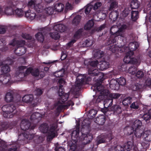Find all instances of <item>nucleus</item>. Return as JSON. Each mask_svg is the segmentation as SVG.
Here are the masks:
<instances>
[{"label":"nucleus","mask_w":151,"mask_h":151,"mask_svg":"<svg viewBox=\"0 0 151 151\" xmlns=\"http://www.w3.org/2000/svg\"><path fill=\"white\" fill-rule=\"evenodd\" d=\"M136 71L137 69L134 66L130 67L128 70V72L132 75L135 74Z\"/></svg>","instance_id":"nucleus-52"},{"label":"nucleus","mask_w":151,"mask_h":151,"mask_svg":"<svg viewBox=\"0 0 151 151\" xmlns=\"http://www.w3.org/2000/svg\"><path fill=\"white\" fill-rule=\"evenodd\" d=\"M117 80L119 85H120L123 86L126 83V80L123 77H120Z\"/></svg>","instance_id":"nucleus-49"},{"label":"nucleus","mask_w":151,"mask_h":151,"mask_svg":"<svg viewBox=\"0 0 151 151\" xmlns=\"http://www.w3.org/2000/svg\"><path fill=\"white\" fill-rule=\"evenodd\" d=\"M69 146L70 147V151H74L76 149V146L75 143H72L71 144L70 143H69L68 144Z\"/></svg>","instance_id":"nucleus-58"},{"label":"nucleus","mask_w":151,"mask_h":151,"mask_svg":"<svg viewBox=\"0 0 151 151\" xmlns=\"http://www.w3.org/2000/svg\"><path fill=\"white\" fill-rule=\"evenodd\" d=\"M50 36L53 39L55 40H57L59 39L60 36L58 32H53L50 34Z\"/></svg>","instance_id":"nucleus-53"},{"label":"nucleus","mask_w":151,"mask_h":151,"mask_svg":"<svg viewBox=\"0 0 151 151\" xmlns=\"http://www.w3.org/2000/svg\"><path fill=\"white\" fill-rule=\"evenodd\" d=\"M30 126V123L27 119H23L20 124V127L23 131L28 130Z\"/></svg>","instance_id":"nucleus-16"},{"label":"nucleus","mask_w":151,"mask_h":151,"mask_svg":"<svg viewBox=\"0 0 151 151\" xmlns=\"http://www.w3.org/2000/svg\"><path fill=\"white\" fill-rule=\"evenodd\" d=\"M82 136L84 137V139L86 140V142H84V143L86 144L89 143L91 140L92 138L91 134L88 133L86 134L82 133Z\"/></svg>","instance_id":"nucleus-30"},{"label":"nucleus","mask_w":151,"mask_h":151,"mask_svg":"<svg viewBox=\"0 0 151 151\" xmlns=\"http://www.w3.org/2000/svg\"><path fill=\"white\" fill-rule=\"evenodd\" d=\"M113 100L112 99H106L105 100L104 105L107 107L111 106L112 104Z\"/></svg>","instance_id":"nucleus-50"},{"label":"nucleus","mask_w":151,"mask_h":151,"mask_svg":"<svg viewBox=\"0 0 151 151\" xmlns=\"http://www.w3.org/2000/svg\"><path fill=\"white\" fill-rule=\"evenodd\" d=\"M111 110L117 114L121 112V108L118 105L113 106L111 108Z\"/></svg>","instance_id":"nucleus-37"},{"label":"nucleus","mask_w":151,"mask_h":151,"mask_svg":"<svg viewBox=\"0 0 151 151\" xmlns=\"http://www.w3.org/2000/svg\"><path fill=\"white\" fill-rule=\"evenodd\" d=\"M79 127L77 126L76 130L74 131L72 133L71 137L72 140L76 142L78 141L79 138Z\"/></svg>","instance_id":"nucleus-19"},{"label":"nucleus","mask_w":151,"mask_h":151,"mask_svg":"<svg viewBox=\"0 0 151 151\" xmlns=\"http://www.w3.org/2000/svg\"><path fill=\"white\" fill-rule=\"evenodd\" d=\"M134 134L135 136L137 138H139L141 137L143 133L144 134V132L143 130L142 129H137L134 130Z\"/></svg>","instance_id":"nucleus-36"},{"label":"nucleus","mask_w":151,"mask_h":151,"mask_svg":"<svg viewBox=\"0 0 151 151\" xmlns=\"http://www.w3.org/2000/svg\"><path fill=\"white\" fill-rule=\"evenodd\" d=\"M109 84L110 87L113 89L116 90L119 88L117 80H116L114 79H111L110 81Z\"/></svg>","instance_id":"nucleus-24"},{"label":"nucleus","mask_w":151,"mask_h":151,"mask_svg":"<svg viewBox=\"0 0 151 151\" xmlns=\"http://www.w3.org/2000/svg\"><path fill=\"white\" fill-rule=\"evenodd\" d=\"M39 1H41V0H30L28 2L27 5L29 7L33 9L37 12L42 13L43 7L40 3H39Z\"/></svg>","instance_id":"nucleus-9"},{"label":"nucleus","mask_w":151,"mask_h":151,"mask_svg":"<svg viewBox=\"0 0 151 151\" xmlns=\"http://www.w3.org/2000/svg\"><path fill=\"white\" fill-rule=\"evenodd\" d=\"M15 109V107L13 105H4L2 107L3 116L5 118L12 117L15 114L13 112Z\"/></svg>","instance_id":"nucleus-8"},{"label":"nucleus","mask_w":151,"mask_h":151,"mask_svg":"<svg viewBox=\"0 0 151 151\" xmlns=\"http://www.w3.org/2000/svg\"><path fill=\"white\" fill-rule=\"evenodd\" d=\"M131 18L132 20L135 21L138 18V12L137 11H132L131 13Z\"/></svg>","instance_id":"nucleus-42"},{"label":"nucleus","mask_w":151,"mask_h":151,"mask_svg":"<svg viewBox=\"0 0 151 151\" xmlns=\"http://www.w3.org/2000/svg\"><path fill=\"white\" fill-rule=\"evenodd\" d=\"M59 95L60 101H58L55 104V108L58 111H60L63 109H66L70 105L73 106L74 103L70 100L68 101L67 103H63L66 101L69 96L68 93H64L63 89H60L59 91Z\"/></svg>","instance_id":"nucleus-3"},{"label":"nucleus","mask_w":151,"mask_h":151,"mask_svg":"<svg viewBox=\"0 0 151 151\" xmlns=\"http://www.w3.org/2000/svg\"><path fill=\"white\" fill-rule=\"evenodd\" d=\"M91 3L92 4L91 5H93V7L94 10L98 9L102 5V3L101 2L99 1L96 2L95 1H93Z\"/></svg>","instance_id":"nucleus-40"},{"label":"nucleus","mask_w":151,"mask_h":151,"mask_svg":"<svg viewBox=\"0 0 151 151\" xmlns=\"http://www.w3.org/2000/svg\"><path fill=\"white\" fill-rule=\"evenodd\" d=\"M132 101V99L130 97H128L124 99L122 101V104L124 106H128L130 104Z\"/></svg>","instance_id":"nucleus-44"},{"label":"nucleus","mask_w":151,"mask_h":151,"mask_svg":"<svg viewBox=\"0 0 151 151\" xmlns=\"http://www.w3.org/2000/svg\"><path fill=\"white\" fill-rule=\"evenodd\" d=\"M139 44L138 42H134L130 43L128 47H127L125 49V52H129L131 53V55H133V51L135 50L139 47Z\"/></svg>","instance_id":"nucleus-10"},{"label":"nucleus","mask_w":151,"mask_h":151,"mask_svg":"<svg viewBox=\"0 0 151 151\" xmlns=\"http://www.w3.org/2000/svg\"><path fill=\"white\" fill-rule=\"evenodd\" d=\"M118 28L119 30V32H122L125 29L127 28V26L124 24H123L122 25H118Z\"/></svg>","instance_id":"nucleus-63"},{"label":"nucleus","mask_w":151,"mask_h":151,"mask_svg":"<svg viewBox=\"0 0 151 151\" xmlns=\"http://www.w3.org/2000/svg\"><path fill=\"white\" fill-rule=\"evenodd\" d=\"M7 27L5 26H0V33L4 34L6 31Z\"/></svg>","instance_id":"nucleus-62"},{"label":"nucleus","mask_w":151,"mask_h":151,"mask_svg":"<svg viewBox=\"0 0 151 151\" xmlns=\"http://www.w3.org/2000/svg\"><path fill=\"white\" fill-rule=\"evenodd\" d=\"M36 38L39 41L43 42L44 40V36L43 35L41 32L38 33L35 35Z\"/></svg>","instance_id":"nucleus-41"},{"label":"nucleus","mask_w":151,"mask_h":151,"mask_svg":"<svg viewBox=\"0 0 151 151\" xmlns=\"http://www.w3.org/2000/svg\"><path fill=\"white\" fill-rule=\"evenodd\" d=\"M85 79L86 76L85 75H79L77 77V81L75 83L76 87L77 89L80 88Z\"/></svg>","instance_id":"nucleus-11"},{"label":"nucleus","mask_w":151,"mask_h":151,"mask_svg":"<svg viewBox=\"0 0 151 151\" xmlns=\"http://www.w3.org/2000/svg\"><path fill=\"white\" fill-rule=\"evenodd\" d=\"M83 31V29H81L78 30L75 34L74 37L75 38H77L79 36H80L81 33Z\"/></svg>","instance_id":"nucleus-64"},{"label":"nucleus","mask_w":151,"mask_h":151,"mask_svg":"<svg viewBox=\"0 0 151 151\" xmlns=\"http://www.w3.org/2000/svg\"><path fill=\"white\" fill-rule=\"evenodd\" d=\"M111 43V44H108V42H107V45H110L109 47V50H110L113 53H118V52H121V51H123L122 50V48L121 47H119L116 45H111L112 43Z\"/></svg>","instance_id":"nucleus-15"},{"label":"nucleus","mask_w":151,"mask_h":151,"mask_svg":"<svg viewBox=\"0 0 151 151\" xmlns=\"http://www.w3.org/2000/svg\"><path fill=\"white\" fill-rule=\"evenodd\" d=\"M1 71L4 73L0 75V81L4 84L8 83L10 80V75L8 73L10 69L7 64L2 67Z\"/></svg>","instance_id":"nucleus-6"},{"label":"nucleus","mask_w":151,"mask_h":151,"mask_svg":"<svg viewBox=\"0 0 151 151\" xmlns=\"http://www.w3.org/2000/svg\"><path fill=\"white\" fill-rule=\"evenodd\" d=\"M110 33L111 36L108 40V44H111L112 42H115L118 38H120V39L122 40L125 36L123 32H119L118 25L113 26L111 27L110 29Z\"/></svg>","instance_id":"nucleus-4"},{"label":"nucleus","mask_w":151,"mask_h":151,"mask_svg":"<svg viewBox=\"0 0 151 151\" xmlns=\"http://www.w3.org/2000/svg\"><path fill=\"white\" fill-rule=\"evenodd\" d=\"M58 82L60 84L59 90L60 89H63L62 87L63 85L65 83V81L62 78H61L59 80Z\"/></svg>","instance_id":"nucleus-60"},{"label":"nucleus","mask_w":151,"mask_h":151,"mask_svg":"<svg viewBox=\"0 0 151 151\" xmlns=\"http://www.w3.org/2000/svg\"><path fill=\"white\" fill-rule=\"evenodd\" d=\"M84 64L88 66V73L92 76L101 74L102 73L100 72L98 70H104L108 68L109 65V63L105 60L98 63L97 60L91 62L90 59H86L84 61Z\"/></svg>","instance_id":"nucleus-1"},{"label":"nucleus","mask_w":151,"mask_h":151,"mask_svg":"<svg viewBox=\"0 0 151 151\" xmlns=\"http://www.w3.org/2000/svg\"><path fill=\"white\" fill-rule=\"evenodd\" d=\"M57 127L56 125H52L50 126L49 127V130H48V126L46 124H42L40 126L39 129L40 131L44 133H46L47 132V138L52 139L57 135L56 129Z\"/></svg>","instance_id":"nucleus-5"},{"label":"nucleus","mask_w":151,"mask_h":151,"mask_svg":"<svg viewBox=\"0 0 151 151\" xmlns=\"http://www.w3.org/2000/svg\"><path fill=\"white\" fill-rule=\"evenodd\" d=\"M90 122V120L88 119H85L82 122V126H88Z\"/></svg>","instance_id":"nucleus-61"},{"label":"nucleus","mask_w":151,"mask_h":151,"mask_svg":"<svg viewBox=\"0 0 151 151\" xmlns=\"http://www.w3.org/2000/svg\"><path fill=\"white\" fill-rule=\"evenodd\" d=\"M54 11V9L52 7H49L43 9L42 14L47 15L52 14Z\"/></svg>","instance_id":"nucleus-29"},{"label":"nucleus","mask_w":151,"mask_h":151,"mask_svg":"<svg viewBox=\"0 0 151 151\" xmlns=\"http://www.w3.org/2000/svg\"><path fill=\"white\" fill-rule=\"evenodd\" d=\"M106 16V14L105 13H103L101 12L99 13L98 14H95L94 15L93 19L95 21H99V19H97V18H99V19H105Z\"/></svg>","instance_id":"nucleus-28"},{"label":"nucleus","mask_w":151,"mask_h":151,"mask_svg":"<svg viewBox=\"0 0 151 151\" xmlns=\"http://www.w3.org/2000/svg\"><path fill=\"white\" fill-rule=\"evenodd\" d=\"M126 52V56L124 57V61L126 63H134V59L132 57L133 55H131V53L129 52Z\"/></svg>","instance_id":"nucleus-17"},{"label":"nucleus","mask_w":151,"mask_h":151,"mask_svg":"<svg viewBox=\"0 0 151 151\" xmlns=\"http://www.w3.org/2000/svg\"><path fill=\"white\" fill-rule=\"evenodd\" d=\"M140 3L137 0H133L131 3V6L132 9H137L140 5Z\"/></svg>","instance_id":"nucleus-34"},{"label":"nucleus","mask_w":151,"mask_h":151,"mask_svg":"<svg viewBox=\"0 0 151 151\" xmlns=\"http://www.w3.org/2000/svg\"><path fill=\"white\" fill-rule=\"evenodd\" d=\"M97 114V111L96 110L92 109L89 112L88 116L90 117V118H93L95 115Z\"/></svg>","instance_id":"nucleus-56"},{"label":"nucleus","mask_w":151,"mask_h":151,"mask_svg":"<svg viewBox=\"0 0 151 151\" xmlns=\"http://www.w3.org/2000/svg\"><path fill=\"white\" fill-rule=\"evenodd\" d=\"M113 136L111 134H109L107 135L102 136L98 140L97 144L103 143L109 141L113 138Z\"/></svg>","instance_id":"nucleus-14"},{"label":"nucleus","mask_w":151,"mask_h":151,"mask_svg":"<svg viewBox=\"0 0 151 151\" xmlns=\"http://www.w3.org/2000/svg\"><path fill=\"white\" fill-rule=\"evenodd\" d=\"M24 136L26 138L30 140L31 139L33 138V135L32 134H26L25 132H22V134H20L19 135V137L21 136Z\"/></svg>","instance_id":"nucleus-46"},{"label":"nucleus","mask_w":151,"mask_h":151,"mask_svg":"<svg viewBox=\"0 0 151 151\" xmlns=\"http://www.w3.org/2000/svg\"><path fill=\"white\" fill-rule=\"evenodd\" d=\"M33 99V96L32 95H25L23 97L22 101L25 102H31Z\"/></svg>","instance_id":"nucleus-32"},{"label":"nucleus","mask_w":151,"mask_h":151,"mask_svg":"<svg viewBox=\"0 0 151 151\" xmlns=\"http://www.w3.org/2000/svg\"><path fill=\"white\" fill-rule=\"evenodd\" d=\"M133 145L132 142L129 141L127 142L124 147V148L118 145L116 147L117 150H116L115 151H124L125 150H127V151H129L131 149Z\"/></svg>","instance_id":"nucleus-13"},{"label":"nucleus","mask_w":151,"mask_h":151,"mask_svg":"<svg viewBox=\"0 0 151 151\" xmlns=\"http://www.w3.org/2000/svg\"><path fill=\"white\" fill-rule=\"evenodd\" d=\"M106 95L104 94H101L99 95L96 100V102L98 103L102 101L105 97Z\"/></svg>","instance_id":"nucleus-57"},{"label":"nucleus","mask_w":151,"mask_h":151,"mask_svg":"<svg viewBox=\"0 0 151 151\" xmlns=\"http://www.w3.org/2000/svg\"><path fill=\"white\" fill-rule=\"evenodd\" d=\"M94 43V40L93 39H88L83 43V46L84 47H90Z\"/></svg>","instance_id":"nucleus-33"},{"label":"nucleus","mask_w":151,"mask_h":151,"mask_svg":"<svg viewBox=\"0 0 151 151\" xmlns=\"http://www.w3.org/2000/svg\"><path fill=\"white\" fill-rule=\"evenodd\" d=\"M142 125V123L139 120H136L132 122L130 126L131 130L129 134H130L133 133L135 129H140Z\"/></svg>","instance_id":"nucleus-12"},{"label":"nucleus","mask_w":151,"mask_h":151,"mask_svg":"<svg viewBox=\"0 0 151 151\" xmlns=\"http://www.w3.org/2000/svg\"><path fill=\"white\" fill-rule=\"evenodd\" d=\"M93 53L94 57L97 59L101 58L104 55L103 52L100 50H98V51H94Z\"/></svg>","instance_id":"nucleus-38"},{"label":"nucleus","mask_w":151,"mask_h":151,"mask_svg":"<svg viewBox=\"0 0 151 151\" xmlns=\"http://www.w3.org/2000/svg\"><path fill=\"white\" fill-rule=\"evenodd\" d=\"M144 139L147 141H151V131L150 130H147L144 132L143 135Z\"/></svg>","instance_id":"nucleus-22"},{"label":"nucleus","mask_w":151,"mask_h":151,"mask_svg":"<svg viewBox=\"0 0 151 151\" xmlns=\"http://www.w3.org/2000/svg\"><path fill=\"white\" fill-rule=\"evenodd\" d=\"M64 71L63 69H62L58 72L55 73L54 75L56 77H61L63 76L64 74Z\"/></svg>","instance_id":"nucleus-47"},{"label":"nucleus","mask_w":151,"mask_h":151,"mask_svg":"<svg viewBox=\"0 0 151 151\" xmlns=\"http://www.w3.org/2000/svg\"><path fill=\"white\" fill-rule=\"evenodd\" d=\"M30 73H31L33 76L36 77L37 79H40L44 76V72H40L38 69H32L31 68L27 69L26 67L21 66L16 71L15 77L17 79H21Z\"/></svg>","instance_id":"nucleus-2"},{"label":"nucleus","mask_w":151,"mask_h":151,"mask_svg":"<svg viewBox=\"0 0 151 151\" xmlns=\"http://www.w3.org/2000/svg\"><path fill=\"white\" fill-rule=\"evenodd\" d=\"M64 8V6L62 3H58L54 5V9L58 12H60L62 11Z\"/></svg>","instance_id":"nucleus-25"},{"label":"nucleus","mask_w":151,"mask_h":151,"mask_svg":"<svg viewBox=\"0 0 151 151\" xmlns=\"http://www.w3.org/2000/svg\"><path fill=\"white\" fill-rule=\"evenodd\" d=\"M73 8V6L71 3L69 2H67L65 4V10H72Z\"/></svg>","instance_id":"nucleus-55"},{"label":"nucleus","mask_w":151,"mask_h":151,"mask_svg":"<svg viewBox=\"0 0 151 151\" xmlns=\"http://www.w3.org/2000/svg\"><path fill=\"white\" fill-rule=\"evenodd\" d=\"M93 7L91 4H88L85 7V13L86 14H88Z\"/></svg>","instance_id":"nucleus-48"},{"label":"nucleus","mask_w":151,"mask_h":151,"mask_svg":"<svg viewBox=\"0 0 151 151\" xmlns=\"http://www.w3.org/2000/svg\"><path fill=\"white\" fill-rule=\"evenodd\" d=\"M81 19V17L79 15H77L73 20V24L75 25H78L80 22Z\"/></svg>","instance_id":"nucleus-43"},{"label":"nucleus","mask_w":151,"mask_h":151,"mask_svg":"<svg viewBox=\"0 0 151 151\" xmlns=\"http://www.w3.org/2000/svg\"><path fill=\"white\" fill-rule=\"evenodd\" d=\"M42 117V115L38 112L33 113L30 116V119L31 120H34L36 119L40 118Z\"/></svg>","instance_id":"nucleus-39"},{"label":"nucleus","mask_w":151,"mask_h":151,"mask_svg":"<svg viewBox=\"0 0 151 151\" xmlns=\"http://www.w3.org/2000/svg\"><path fill=\"white\" fill-rule=\"evenodd\" d=\"M94 24L93 20H90L85 25L84 29L86 30H90L93 27Z\"/></svg>","instance_id":"nucleus-27"},{"label":"nucleus","mask_w":151,"mask_h":151,"mask_svg":"<svg viewBox=\"0 0 151 151\" xmlns=\"http://www.w3.org/2000/svg\"><path fill=\"white\" fill-rule=\"evenodd\" d=\"M65 26L62 24H57L55 25L53 27L54 30L57 32H63L65 30Z\"/></svg>","instance_id":"nucleus-20"},{"label":"nucleus","mask_w":151,"mask_h":151,"mask_svg":"<svg viewBox=\"0 0 151 151\" xmlns=\"http://www.w3.org/2000/svg\"><path fill=\"white\" fill-rule=\"evenodd\" d=\"M104 91L106 92L105 94L106 96H109L112 99H118L120 96V94L118 93H110L108 90H104Z\"/></svg>","instance_id":"nucleus-23"},{"label":"nucleus","mask_w":151,"mask_h":151,"mask_svg":"<svg viewBox=\"0 0 151 151\" xmlns=\"http://www.w3.org/2000/svg\"><path fill=\"white\" fill-rule=\"evenodd\" d=\"M118 7V3L115 1H113L111 4L109 8L110 10L116 9Z\"/></svg>","instance_id":"nucleus-51"},{"label":"nucleus","mask_w":151,"mask_h":151,"mask_svg":"<svg viewBox=\"0 0 151 151\" xmlns=\"http://www.w3.org/2000/svg\"><path fill=\"white\" fill-rule=\"evenodd\" d=\"M118 16V13L117 11L112 12L109 14V17L110 19L113 21H115Z\"/></svg>","instance_id":"nucleus-35"},{"label":"nucleus","mask_w":151,"mask_h":151,"mask_svg":"<svg viewBox=\"0 0 151 151\" xmlns=\"http://www.w3.org/2000/svg\"><path fill=\"white\" fill-rule=\"evenodd\" d=\"M142 118L146 122L151 119L150 116L149 115L148 112L144 114Z\"/></svg>","instance_id":"nucleus-59"},{"label":"nucleus","mask_w":151,"mask_h":151,"mask_svg":"<svg viewBox=\"0 0 151 151\" xmlns=\"http://www.w3.org/2000/svg\"><path fill=\"white\" fill-rule=\"evenodd\" d=\"M94 122L99 125L103 124L105 122V117L103 115H99L93 119Z\"/></svg>","instance_id":"nucleus-18"},{"label":"nucleus","mask_w":151,"mask_h":151,"mask_svg":"<svg viewBox=\"0 0 151 151\" xmlns=\"http://www.w3.org/2000/svg\"><path fill=\"white\" fill-rule=\"evenodd\" d=\"M25 15L28 19L33 20L35 18L36 14L33 11L29 10L25 12Z\"/></svg>","instance_id":"nucleus-21"},{"label":"nucleus","mask_w":151,"mask_h":151,"mask_svg":"<svg viewBox=\"0 0 151 151\" xmlns=\"http://www.w3.org/2000/svg\"><path fill=\"white\" fill-rule=\"evenodd\" d=\"M96 88L98 91L100 92V93L101 94L105 95L106 92H105L104 90H107L104 89L103 86L101 85H100L97 86L96 87Z\"/></svg>","instance_id":"nucleus-45"},{"label":"nucleus","mask_w":151,"mask_h":151,"mask_svg":"<svg viewBox=\"0 0 151 151\" xmlns=\"http://www.w3.org/2000/svg\"><path fill=\"white\" fill-rule=\"evenodd\" d=\"M14 14L18 16H21L22 15L23 12L21 9H17L15 10Z\"/></svg>","instance_id":"nucleus-54"},{"label":"nucleus","mask_w":151,"mask_h":151,"mask_svg":"<svg viewBox=\"0 0 151 151\" xmlns=\"http://www.w3.org/2000/svg\"><path fill=\"white\" fill-rule=\"evenodd\" d=\"M25 43V42L24 40H21L18 42L16 40H14L12 43L11 44V45L14 46L16 45V46L18 47L17 48L15 49L14 52L16 54L20 56L24 54L26 52V49L23 47Z\"/></svg>","instance_id":"nucleus-7"},{"label":"nucleus","mask_w":151,"mask_h":151,"mask_svg":"<svg viewBox=\"0 0 151 151\" xmlns=\"http://www.w3.org/2000/svg\"><path fill=\"white\" fill-rule=\"evenodd\" d=\"M14 99L12 92H7L6 94L5 101L7 102H10L12 101Z\"/></svg>","instance_id":"nucleus-26"},{"label":"nucleus","mask_w":151,"mask_h":151,"mask_svg":"<svg viewBox=\"0 0 151 151\" xmlns=\"http://www.w3.org/2000/svg\"><path fill=\"white\" fill-rule=\"evenodd\" d=\"M4 13L8 15H10L14 14V12L13 11L12 7H10L8 6L6 7L5 9H4Z\"/></svg>","instance_id":"nucleus-31"}]
</instances>
